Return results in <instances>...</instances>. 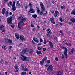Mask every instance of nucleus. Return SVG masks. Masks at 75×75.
<instances>
[{"label": "nucleus", "instance_id": "obj_1", "mask_svg": "<svg viewBox=\"0 0 75 75\" xmlns=\"http://www.w3.org/2000/svg\"><path fill=\"white\" fill-rule=\"evenodd\" d=\"M25 20H26V19L25 18H24L22 19L20 22V23H18V27L20 29H21V27L20 26V25H23L24 24V23L25 21Z\"/></svg>", "mask_w": 75, "mask_h": 75}, {"label": "nucleus", "instance_id": "obj_2", "mask_svg": "<svg viewBox=\"0 0 75 75\" xmlns=\"http://www.w3.org/2000/svg\"><path fill=\"white\" fill-rule=\"evenodd\" d=\"M40 6L41 7V9L42 11H41L40 13V15H42L43 14V11H45V8L44 7V6L42 3V2H41L40 4Z\"/></svg>", "mask_w": 75, "mask_h": 75}, {"label": "nucleus", "instance_id": "obj_3", "mask_svg": "<svg viewBox=\"0 0 75 75\" xmlns=\"http://www.w3.org/2000/svg\"><path fill=\"white\" fill-rule=\"evenodd\" d=\"M29 6L30 7V11H32L31 12L32 13H34L35 12V10L33 9V5L29 3Z\"/></svg>", "mask_w": 75, "mask_h": 75}, {"label": "nucleus", "instance_id": "obj_4", "mask_svg": "<svg viewBox=\"0 0 75 75\" xmlns=\"http://www.w3.org/2000/svg\"><path fill=\"white\" fill-rule=\"evenodd\" d=\"M13 42V40H10L9 39H5V42L8 44L10 45L12 44Z\"/></svg>", "mask_w": 75, "mask_h": 75}, {"label": "nucleus", "instance_id": "obj_5", "mask_svg": "<svg viewBox=\"0 0 75 75\" xmlns=\"http://www.w3.org/2000/svg\"><path fill=\"white\" fill-rule=\"evenodd\" d=\"M7 21L8 24H11L12 23L11 22L12 21V17H10L7 18Z\"/></svg>", "mask_w": 75, "mask_h": 75}, {"label": "nucleus", "instance_id": "obj_6", "mask_svg": "<svg viewBox=\"0 0 75 75\" xmlns=\"http://www.w3.org/2000/svg\"><path fill=\"white\" fill-rule=\"evenodd\" d=\"M12 10L13 11L16 10V7L15 6V1H13L12 5Z\"/></svg>", "mask_w": 75, "mask_h": 75}, {"label": "nucleus", "instance_id": "obj_7", "mask_svg": "<svg viewBox=\"0 0 75 75\" xmlns=\"http://www.w3.org/2000/svg\"><path fill=\"white\" fill-rule=\"evenodd\" d=\"M53 70V66L52 64L50 65V66L48 67L47 69V71H52Z\"/></svg>", "mask_w": 75, "mask_h": 75}, {"label": "nucleus", "instance_id": "obj_8", "mask_svg": "<svg viewBox=\"0 0 75 75\" xmlns=\"http://www.w3.org/2000/svg\"><path fill=\"white\" fill-rule=\"evenodd\" d=\"M20 40L21 41H25V39L24 38V36L23 35L20 36Z\"/></svg>", "mask_w": 75, "mask_h": 75}, {"label": "nucleus", "instance_id": "obj_9", "mask_svg": "<svg viewBox=\"0 0 75 75\" xmlns=\"http://www.w3.org/2000/svg\"><path fill=\"white\" fill-rule=\"evenodd\" d=\"M29 50L28 48H25V49L23 50L21 52L22 54H24L26 52H28Z\"/></svg>", "mask_w": 75, "mask_h": 75}, {"label": "nucleus", "instance_id": "obj_10", "mask_svg": "<svg viewBox=\"0 0 75 75\" xmlns=\"http://www.w3.org/2000/svg\"><path fill=\"white\" fill-rule=\"evenodd\" d=\"M21 56H22V57H21L22 60L23 61H26V59H27V57L22 55H21Z\"/></svg>", "mask_w": 75, "mask_h": 75}, {"label": "nucleus", "instance_id": "obj_11", "mask_svg": "<svg viewBox=\"0 0 75 75\" xmlns=\"http://www.w3.org/2000/svg\"><path fill=\"white\" fill-rule=\"evenodd\" d=\"M54 18L53 17H52V18H50L51 23L54 24H55V22L54 21Z\"/></svg>", "mask_w": 75, "mask_h": 75}, {"label": "nucleus", "instance_id": "obj_12", "mask_svg": "<svg viewBox=\"0 0 75 75\" xmlns=\"http://www.w3.org/2000/svg\"><path fill=\"white\" fill-rule=\"evenodd\" d=\"M59 12L57 11H56L55 12L54 14V16L55 17H57V15L59 14Z\"/></svg>", "mask_w": 75, "mask_h": 75}, {"label": "nucleus", "instance_id": "obj_13", "mask_svg": "<svg viewBox=\"0 0 75 75\" xmlns=\"http://www.w3.org/2000/svg\"><path fill=\"white\" fill-rule=\"evenodd\" d=\"M47 32L50 35H51L52 34V32L50 28H47L46 30Z\"/></svg>", "mask_w": 75, "mask_h": 75}, {"label": "nucleus", "instance_id": "obj_14", "mask_svg": "<svg viewBox=\"0 0 75 75\" xmlns=\"http://www.w3.org/2000/svg\"><path fill=\"white\" fill-rule=\"evenodd\" d=\"M75 52V50H74V48H73L71 49V51H70L69 52V54L70 55H71V54H72L73 52Z\"/></svg>", "mask_w": 75, "mask_h": 75}, {"label": "nucleus", "instance_id": "obj_15", "mask_svg": "<svg viewBox=\"0 0 75 75\" xmlns=\"http://www.w3.org/2000/svg\"><path fill=\"white\" fill-rule=\"evenodd\" d=\"M67 51L68 50H65L64 52V55L65 56L66 58H68V54H67Z\"/></svg>", "mask_w": 75, "mask_h": 75}, {"label": "nucleus", "instance_id": "obj_16", "mask_svg": "<svg viewBox=\"0 0 75 75\" xmlns=\"http://www.w3.org/2000/svg\"><path fill=\"white\" fill-rule=\"evenodd\" d=\"M23 17H24V15L22 14L20 15V17L18 18V19L20 20H21L22 19H23V18H24Z\"/></svg>", "mask_w": 75, "mask_h": 75}, {"label": "nucleus", "instance_id": "obj_17", "mask_svg": "<svg viewBox=\"0 0 75 75\" xmlns=\"http://www.w3.org/2000/svg\"><path fill=\"white\" fill-rule=\"evenodd\" d=\"M15 36L17 39H18L20 38V35L18 33H15Z\"/></svg>", "mask_w": 75, "mask_h": 75}, {"label": "nucleus", "instance_id": "obj_18", "mask_svg": "<svg viewBox=\"0 0 75 75\" xmlns=\"http://www.w3.org/2000/svg\"><path fill=\"white\" fill-rule=\"evenodd\" d=\"M7 4L8 7H11V6H12L11 1H10L9 2L7 3Z\"/></svg>", "mask_w": 75, "mask_h": 75}, {"label": "nucleus", "instance_id": "obj_19", "mask_svg": "<svg viewBox=\"0 0 75 75\" xmlns=\"http://www.w3.org/2000/svg\"><path fill=\"white\" fill-rule=\"evenodd\" d=\"M14 67L16 70V72H18V66L16 65L14 66Z\"/></svg>", "mask_w": 75, "mask_h": 75}, {"label": "nucleus", "instance_id": "obj_20", "mask_svg": "<svg viewBox=\"0 0 75 75\" xmlns=\"http://www.w3.org/2000/svg\"><path fill=\"white\" fill-rule=\"evenodd\" d=\"M5 11H6V8H4L2 10L1 13H2V14L3 15H4V14H5Z\"/></svg>", "mask_w": 75, "mask_h": 75}, {"label": "nucleus", "instance_id": "obj_21", "mask_svg": "<svg viewBox=\"0 0 75 75\" xmlns=\"http://www.w3.org/2000/svg\"><path fill=\"white\" fill-rule=\"evenodd\" d=\"M70 21H71L72 23H75V18H74V17L70 19Z\"/></svg>", "mask_w": 75, "mask_h": 75}, {"label": "nucleus", "instance_id": "obj_22", "mask_svg": "<svg viewBox=\"0 0 75 75\" xmlns=\"http://www.w3.org/2000/svg\"><path fill=\"white\" fill-rule=\"evenodd\" d=\"M36 52L37 53L38 55H40V54H42V53L40 51H38V50L36 51Z\"/></svg>", "mask_w": 75, "mask_h": 75}, {"label": "nucleus", "instance_id": "obj_23", "mask_svg": "<svg viewBox=\"0 0 75 75\" xmlns=\"http://www.w3.org/2000/svg\"><path fill=\"white\" fill-rule=\"evenodd\" d=\"M36 8H37V11L38 12V14H40V9H39V8L37 6H36Z\"/></svg>", "mask_w": 75, "mask_h": 75}, {"label": "nucleus", "instance_id": "obj_24", "mask_svg": "<svg viewBox=\"0 0 75 75\" xmlns=\"http://www.w3.org/2000/svg\"><path fill=\"white\" fill-rule=\"evenodd\" d=\"M57 75H62L61 71H58L57 72Z\"/></svg>", "mask_w": 75, "mask_h": 75}, {"label": "nucleus", "instance_id": "obj_25", "mask_svg": "<svg viewBox=\"0 0 75 75\" xmlns=\"http://www.w3.org/2000/svg\"><path fill=\"white\" fill-rule=\"evenodd\" d=\"M34 41L37 42V43H38L39 42V41L38 40V39L37 38H35V39H33Z\"/></svg>", "mask_w": 75, "mask_h": 75}, {"label": "nucleus", "instance_id": "obj_26", "mask_svg": "<svg viewBox=\"0 0 75 75\" xmlns=\"http://www.w3.org/2000/svg\"><path fill=\"white\" fill-rule=\"evenodd\" d=\"M44 62L43 61H42V60H41L40 62V64L41 66H42L44 64Z\"/></svg>", "mask_w": 75, "mask_h": 75}, {"label": "nucleus", "instance_id": "obj_27", "mask_svg": "<svg viewBox=\"0 0 75 75\" xmlns=\"http://www.w3.org/2000/svg\"><path fill=\"white\" fill-rule=\"evenodd\" d=\"M20 6V2H19V1H18L16 4V6L18 7V8H20V7H18V6Z\"/></svg>", "mask_w": 75, "mask_h": 75}, {"label": "nucleus", "instance_id": "obj_28", "mask_svg": "<svg viewBox=\"0 0 75 75\" xmlns=\"http://www.w3.org/2000/svg\"><path fill=\"white\" fill-rule=\"evenodd\" d=\"M65 44L67 46H71V44L69 42L65 43Z\"/></svg>", "mask_w": 75, "mask_h": 75}, {"label": "nucleus", "instance_id": "obj_29", "mask_svg": "<svg viewBox=\"0 0 75 75\" xmlns=\"http://www.w3.org/2000/svg\"><path fill=\"white\" fill-rule=\"evenodd\" d=\"M71 14H73V15H75V9L73 10L71 12Z\"/></svg>", "mask_w": 75, "mask_h": 75}, {"label": "nucleus", "instance_id": "obj_30", "mask_svg": "<svg viewBox=\"0 0 75 75\" xmlns=\"http://www.w3.org/2000/svg\"><path fill=\"white\" fill-rule=\"evenodd\" d=\"M49 44L50 45V46L51 47H52V48H53V47H54V45H52V42H50L49 43Z\"/></svg>", "mask_w": 75, "mask_h": 75}, {"label": "nucleus", "instance_id": "obj_31", "mask_svg": "<svg viewBox=\"0 0 75 75\" xmlns=\"http://www.w3.org/2000/svg\"><path fill=\"white\" fill-rule=\"evenodd\" d=\"M21 75H27V73H26V72L23 71L21 73Z\"/></svg>", "mask_w": 75, "mask_h": 75}, {"label": "nucleus", "instance_id": "obj_32", "mask_svg": "<svg viewBox=\"0 0 75 75\" xmlns=\"http://www.w3.org/2000/svg\"><path fill=\"white\" fill-rule=\"evenodd\" d=\"M47 57H45V58L42 59V60L44 62V61H47Z\"/></svg>", "mask_w": 75, "mask_h": 75}, {"label": "nucleus", "instance_id": "obj_33", "mask_svg": "<svg viewBox=\"0 0 75 75\" xmlns=\"http://www.w3.org/2000/svg\"><path fill=\"white\" fill-rule=\"evenodd\" d=\"M37 17V15L36 14H35L32 15V17L33 18H34L35 19Z\"/></svg>", "mask_w": 75, "mask_h": 75}, {"label": "nucleus", "instance_id": "obj_34", "mask_svg": "<svg viewBox=\"0 0 75 75\" xmlns=\"http://www.w3.org/2000/svg\"><path fill=\"white\" fill-rule=\"evenodd\" d=\"M5 16L6 17H7V16H8V11H6V12L5 13Z\"/></svg>", "mask_w": 75, "mask_h": 75}, {"label": "nucleus", "instance_id": "obj_35", "mask_svg": "<svg viewBox=\"0 0 75 75\" xmlns=\"http://www.w3.org/2000/svg\"><path fill=\"white\" fill-rule=\"evenodd\" d=\"M4 28V26L3 25H1L0 26V30H2Z\"/></svg>", "mask_w": 75, "mask_h": 75}, {"label": "nucleus", "instance_id": "obj_36", "mask_svg": "<svg viewBox=\"0 0 75 75\" xmlns=\"http://www.w3.org/2000/svg\"><path fill=\"white\" fill-rule=\"evenodd\" d=\"M61 48H62V49H65V51L68 50V49H67V48L66 47H65L64 46L61 47Z\"/></svg>", "mask_w": 75, "mask_h": 75}, {"label": "nucleus", "instance_id": "obj_37", "mask_svg": "<svg viewBox=\"0 0 75 75\" xmlns=\"http://www.w3.org/2000/svg\"><path fill=\"white\" fill-rule=\"evenodd\" d=\"M22 70H23L24 71H28V69L27 68L26 69L23 68L22 69Z\"/></svg>", "mask_w": 75, "mask_h": 75}, {"label": "nucleus", "instance_id": "obj_38", "mask_svg": "<svg viewBox=\"0 0 75 75\" xmlns=\"http://www.w3.org/2000/svg\"><path fill=\"white\" fill-rule=\"evenodd\" d=\"M2 47L4 50H6V49H7V48L4 45L2 46Z\"/></svg>", "mask_w": 75, "mask_h": 75}, {"label": "nucleus", "instance_id": "obj_39", "mask_svg": "<svg viewBox=\"0 0 75 75\" xmlns=\"http://www.w3.org/2000/svg\"><path fill=\"white\" fill-rule=\"evenodd\" d=\"M59 20L60 21H61V22H62L63 21V20H62V18H61V17H60L59 18Z\"/></svg>", "mask_w": 75, "mask_h": 75}, {"label": "nucleus", "instance_id": "obj_40", "mask_svg": "<svg viewBox=\"0 0 75 75\" xmlns=\"http://www.w3.org/2000/svg\"><path fill=\"white\" fill-rule=\"evenodd\" d=\"M29 53L31 54H33V50H32V49L30 50Z\"/></svg>", "mask_w": 75, "mask_h": 75}, {"label": "nucleus", "instance_id": "obj_41", "mask_svg": "<svg viewBox=\"0 0 75 75\" xmlns=\"http://www.w3.org/2000/svg\"><path fill=\"white\" fill-rule=\"evenodd\" d=\"M21 67L22 68V69H23V68H24V64H21Z\"/></svg>", "mask_w": 75, "mask_h": 75}, {"label": "nucleus", "instance_id": "obj_42", "mask_svg": "<svg viewBox=\"0 0 75 75\" xmlns=\"http://www.w3.org/2000/svg\"><path fill=\"white\" fill-rule=\"evenodd\" d=\"M46 62L47 64H49L51 62V61L50 60H48L46 61Z\"/></svg>", "mask_w": 75, "mask_h": 75}, {"label": "nucleus", "instance_id": "obj_43", "mask_svg": "<svg viewBox=\"0 0 75 75\" xmlns=\"http://www.w3.org/2000/svg\"><path fill=\"white\" fill-rule=\"evenodd\" d=\"M50 65V64L49 63H47L46 64L45 66L46 67H48Z\"/></svg>", "mask_w": 75, "mask_h": 75}, {"label": "nucleus", "instance_id": "obj_44", "mask_svg": "<svg viewBox=\"0 0 75 75\" xmlns=\"http://www.w3.org/2000/svg\"><path fill=\"white\" fill-rule=\"evenodd\" d=\"M55 59L56 61H58L59 59L57 57H56L55 58Z\"/></svg>", "mask_w": 75, "mask_h": 75}, {"label": "nucleus", "instance_id": "obj_45", "mask_svg": "<svg viewBox=\"0 0 75 75\" xmlns=\"http://www.w3.org/2000/svg\"><path fill=\"white\" fill-rule=\"evenodd\" d=\"M40 42H43V40H42V39L41 38H40Z\"/></svg>", "mask_w": 75, "mask_h": 75}, {"label": "nucleus", "instance_id": "obj_46", "mask_svg": "<svg viewBox=\"0 0 75 75\" xmlns=\"http://www.w3.org/2000/svg\"><path fill=\"white\" fill-rule=\"evenodd\" d=\"M11 26L12 27V28H14V27L15 25L14 24H11Z\"/></svg>", "mask_w": 75, "mask_h": 75}, {"label": "nucleus", "instance_id": "obj_47", "mask_svg": "<svg viewBox=\"0 0 75 75\" xmlns=\"http://www.w3.org/2000/svg\"><path fill=\"white\" fill-rule=\"evenodd\" d=\"M64 55L63 54H62V56H61L62 59H64Z\"/></svg>", "mask_w": 75, "mask_h": 75}, {"label": "nucleus", "instance_id": "obj_48", "mask_svg": "<svg viewBox=\"0 0 75 75\" xmlns=\"http://www.w3.org/2000/svg\"><path fill=\"white\" fill-rule=\"evenodd\" d=\"M25 8H26V9H27V8H28V5H27V4H26Z\"/></svg>", "mask_w": 75, "mask_h": 75}, {"label": "nucleus", "instance_id": "obj_49", "mask_svg": "<svg viewBox=\"0 0 75 75\" xmlns=\"http://www.w3.org/2000/svg\"><path fill=\"white\" fill-rule=\"evenodd\" d=\"M5 30L6 29H5V28H4L3 29H2V32H5Z\"/></svg>", "mask_w": 75, "mask_h": 75}, {"label": "nucleus", "instance_id": "obj_50", "mask_svg": "<svg viewBox=\"0 0 75 75\" xmlns=\"http://www.w3.org/2000/svg\"><path fill=\"white\" fill-rule=\"evenodd\" d=\"M44 43L45 44L47 43V42H46V40L45 39L44 41Z\"/></svg>", "mask_w": 75, "mask_h": 75}, {"label": "nucleus", "instance_id": "obj_51", "mask_svg": "<svg viewBox=\"0 0 75 75\" xmlns=\"http://www.w3.org/2000/svg\"><path fill=\"white\" fill-rule=\"evenodd\" d=\"M20 6H21V8H23L24 6H23V5L22 4Z\"/></svg>", "mask_w": 75, "mask_h": 75}, {"label": "nucleus", "instance_id": "obj_52", "mask_svg": "<svg viewBox=\"0 0 75 75\" xmlns=\"http://www.w3.org/2000/svg\"><path fill=\"white\" fill-rule=\"evenodd\" d=\"M32 30L33 31H35V28H33Z\"/></svg>", "mask_w": 75, "mask_h": 75}, {"label": "nucleus", "instance_id": "obj_53", "mask_svg": "<svg viewBox=\"0 0 75 75\" xmlns=\"http://www.w3.org/2000/svg\"><path fill=\"white\" fill-rule=\"evenodd\" d=\"M23 45V44L22 43H21L19 45V47H21Z\"/></svg>", "mask_w": 75, "mask_h": 75}, {"label": "nucleus", "instance_id": "obj_54", "mask_svg": "<svg viewBox=\"0 0 75 75\" xmlns=\"http://www.w3.org/2000/svg\"><path fill=\"white\" fill-rule=\"evenodd\" d=\"M32 43H33V44H35V42H34V40H33L32 41Z\"/></svg>", "mask_w": 75, "mask_h": 75}, {"label": "nucleus", "instance_id": "obj_55", "mask_svg": "<svg viewBox=\"0 0 75 75\" xmlns=\"http://www.w3.org/2000/svg\"><path fill=\"white\" fill-rule=\"evenodd\" d=\"M5 64H6V65H7V64H8V62L5 61Z\"/></svg>", "mask_w": 75, "mask_h": 75}, {"label": "nucleus", "instance_id": "obj_56", "mask_svg": "<svg viewBox=\"0 0 75 75\" xmlns=\"http://www.w3.org/2000/svg\"><path fill=\"white\" fill-rule=\"evenodd\" d=\"M43 50L44 51H46V48H44L43 49Z\"/></svg>", "mask_w": 75, "mask_h": 75}, {"label": "nucleus", "instance_id": "obj_57", "mask_svg": "<svg viewBox=\"0 0 75 75\" xmlns=\"http://www.w3.org/2000/svg\"><path fill=\"white\" fill-rule=\"evenodd\" d=\"M43 16H46V13H44L43 14Z\"/></svg>", "mask_w": 75, "mask_h": 75}, {"label": "nucleus", "instance_id": "obj_58", "mask_svg": "<svg viewBox=\"0 0 75 75\" xmlns=\"http://www.w3.org/2000/svg\"><path fill=\"white\" fill-rule=\"evenodd\" d=\"M61 9L62 10H64V6H62L61 7Z\"/></svg>", "mask_w": 75, "mask_h": 75}, {"label": "nucleus", "instance_id": "obj_59", "mask_svg": "<svg viewBox=\"0 0 75 75\" xmlns=\"http://www.w3.org/2000/svg\"><path fill=\"white\" fill-rule=\"evenodd\" d=\"M38 50H41V47H38Z\"/></svg>", "mask_w": 75, "mask_h": 75}, {"label": "nucleus", "instance_id": "obj_60", "mask_svg": "<svg viewBox=\"0 0 75 75\" xmlns=\"http://www.w3.org/2000/svg\"><path fill=\"white\" fill-rule=\"evenodd\" d=\"M52 3H53V4H54V3H55V2L54 1H52Z\"/></svg>", "mask_w": 75, "mask_h": 75}, {"label": "nucleus", "instance_id": "obj_61", "mask_svg": "<svg viewBox=\"0 0 75 75\" xmlns=\"http://www.w3.org/2000/svg\"><path fill=\"white\" fill-rule=\"evenodd\" d=\"M47 8H49V7H50V5H49V4L47 5Z\"/></svg>", "mask_w": 75, "mask_h": 75}, {"label": "nucleus", "instance_id": "obj_62", "mask_svg": "<svg viewBox=\"0 0 75 75\" xmlns=\"http://www.w3.org/2000/svg\"><path fill=\"white\" fill-rule=\"evenodd\" d=\"M50 34L49 33H47V34L46 35H47V37H48V36H50Z\"/></svg>", "mask_w": 75, "mask_h": 75}, {"label": "nucleus", "instance_id": "obj_63", "mask_svg": "<svg viewBox=\"0 0 75 75\" xmlns=\"http://www.w3.org/2000/svg\"><path fill=\"white\" fill-rule=\"evenodd\" d=\"M34 26L33 25H31V27H34Z\"/></svg>", "mask_w": 75, "mask_h": 75}, {"label": "nucleus", "instance_id": "obj_64", "mask_svg": "<svg viewBox=\"0 0 75 75\" xmlns=\"http://www.w3.org/2000/svg\"><path fill=\"white\" fill-rule=\"evenodd\" d=\"M13 58L14 59H16V57H13Z\"/></svg>", "mask_w": 75, "mask_h": 75}]
</instances>
